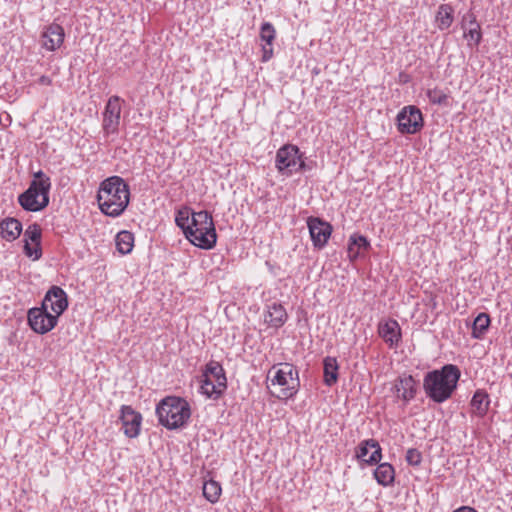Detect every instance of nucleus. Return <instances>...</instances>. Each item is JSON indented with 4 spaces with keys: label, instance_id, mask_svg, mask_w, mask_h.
Returning a JSON list of instances; mask_svg holds the SVG:
<instances>
[{
    "label": "nucleus",
    "instance_id": "dca6fc26",
    "mask_svg": "<svg viewBox=\"0 0 512 512\" xmlns=\"http://www.w3.org/2000/svg\"><path fill=\"white\" fill-rule=\"evenodd\" d=\"M307 225L313 245L319 249L323 248L331 236L332 226L317 217H309Z\"/></svg>",
    "mask_w": 512,
    "mask_h": 512
},
{
    "label": "nucleus",
    "instance_id": "412c9836",
    "mask_svg": "<svg viewBox=\"0 0 512 512\" xmlns=\"http://www.w3.org/2000/svg\"><path fill=\"white\" fill-rule=\"evenodd\" d=\"M262 45V62H268L274 55L273 43L276 39V29L270 22H264L260 27Z\"/></svg>",
    "mask_w": 512,
    "mask_h": 512
},
{
    "label": "nucleus",
    "instance_id": "473e14b6",
    "mask_svg": "<svg viewBox=\"0 0 512 512\" xmlns=\"http://www.w3.org/2000/svg\"><path fill=\"white\" fill-rule=\"evenodd\" d=\"M405 458L409 465L418 466L422 461V454L419 450L411 448L408 449Z\"/></svg>",
    "mask_w": 512,
    "mask_h": 512
},
{
    "label": "nucleus",
    "instance_id": "c85d7f7f",
    "mask_svg": "<svg viewBox=\"0 0 512 512\" xmlns=\"http://www.w3.org/2000/svg\"><path fill=\"white\" fill-rule=\"evenodd\" d=\"M461 28L464 31V38L467 40V45L469 47L478 46L482 40V32L480 24H475L472 26H467L465 23H461Z\"/></svg>",
    "mask_w": 512,
    "mask_h": 512
},
{
    "label": "nucleus",
    "instance_id": "5701e85b",
    "mask_svg": "<svg viewBox=\"0 0 512 512\" xmlns=\"http://www.w3.org/2000/svg\"><path fill=\"white\" fill-rule=\"evenodd\" d=\"M370 248L368 239L359 234L350 236L347 247V255L350 261H355L359 257H364L365 253Z\"/></svg>",
    "mask_w": 512,
    "mask_h": 512
},
{
    "label": "nucleus",
    "instance_id": "2eb2a0df",
    "mask_svg": "<svg viewBox=\"0 0 512 512\" xmlns=\"http://www.w3.org/2000/svg\"><path fill=\"white\" fill-rule=\"evenodd\" d=\"M41 236L42 229L37 223L29 225L24 232V253L33 260L42 256Z\"/></svg>",
    "mask_w": 512,
    "mask_h": 512
},
{
    "label": "nucleus",
    "instance_id": "7ed1b4c3",
    "mask_svg": "<svg viewBox=\"0 0 512 512\" xmlns=\"http://www.w3.org/2000/svg\"><path fill=\"white\" fill-rule=\"evenodd\" d=\"M459 378L458 367L448 364L441 369L428 372L423 379V389L431 400L443 403L452 396Z\"/></svg>",
    "mask_w": 512,
    "mask_h": 512
},
{
    "label": "nucleus",
    "instance_id": "39448f33",
    "mask_svg": "<svg viewBox=\"0 0 512 512\" xmlns=\"http://www.w3.org/2000/svg\"><path fill=\"white\" fill-rule=\"evenodd\" d=\"M51 179L43 171L33 174V179L27 190L18 196L19 205L29 212H39L49 205Z\"/></svg>",
    "mask_w": 512,
    "mask_h": 512
},
{
    "label": "nucleus",
    "instance_id": "a211bd4d",
    "mask_svg": "<svg viewBox=\"0 0 512 512\" xmlns=\"http://www.w3.org/2000/svg\"><path fill=\"white\" fill-rule=\"evenodd\" d=\"M65 32L61 25L52 23L44 28L41 33V46L47 51H55L64 42Z\"/></svg>",
    "mask_w": 512,
    "mask_h": 512
},
{
    "label": "nucleus",
    "instance_id": "c756f323",
    "mask_svg": "<svg viewBox=\"0 0 512 512\" xmlns=\"http://www.w3.org/2000/svg\"><path fill=\"white\" fill-rule=\"evenodd\" d=\"M490 325V317L487 313H480L474 320L472 326V337L481 339Z\"/></svg>",
    "mask_w": 512,
    "mask_h": 512
},
{
    "label": "nucleus",
    "instance_id": "9d476101",
    "mask_svg": "<svg viewBox=\"0 0 512 512\" xmlns=\"http://www.w3.org/2000/svg\"><path fill=\"white\" fill-rule=\"evenodd\" d=\"M123 103L124 100L117 95H113L107 100L102 113V129L105 135L118 133Z\"/></svg>",
    "mask_w": 512,
    "mask_h": 512
},
{
    "label": "nucleus",
    "instance_id": "4be33fe9",
    "mask_svg": "<svg viewBox=\"0 0 512 512\" xmlns=\"http://www.w3.org/2000/svg\"><path fill=\"white\" fill-rule=\"evenodd\" d=\"M491 399L484 389H477L470 401V415L472 417L484 418L490 409Z\"/></svg>",
    "mask_w": 512,
    "mask_h": 512
},
{
    "label": "nucleus",
    "instance_id": "6e6552de",
    "mask_svg": "<svg viewBox=\"0 0 512 512\" xmlns=\"http://www.w3.org/2000/svg\"><path fill=\"white\" fill-rule=\"evenodd\" d=\"M275 167L280 174L291 176L304 170L306 165L299 148L293 144H286L276 152Z\"/></svg>",
    "mask_w": 512,
    "mask_h": 512
},
{
    "label": "nucleus",
    "instance_id": "1a4fd4ad",
    "mask_svg": "<svg viewBox=\"0 0 512 512\" xmlns=\"http://www.w3.org/2000/svg\"><path fill=\"white\" fill-rule=\"evenodd\" d=\"M397 130L404 135L419 133L424 127V117L415 105L404 106L396 116Z\"/></svg>",
    "mask_w": 512,
    "mask_h": 512
},
{
    "label": "nucleus",
    "instance_id": "f8f14e48",
    "mask_svg": "<svg viewBox=\"0 0 512 512\" xmlns=\"http://www.w3.org/2000/svg\"><path fill=\"white\" fill-rule=\"evenodd\" d=\"M57 318L63 314L68 307V299L66 292L59 286H52L44 296L41 304Z\"/></svg>",
    "mask_w": 512,
    "mask_h": 512
},
{
    "label": "nucleus",
    "instance_id": "cd10ccee",
    "mask_svg": "<svg viewBox=\"0 0 512 512\" xmlns=\"http://www.w3.org/2000/svg\"><path fill=\"white\" fill-rule=\"evenodd\" d=\"M115 242L116 248L121 254H129L134 247V235L127 230L120 231L116 235Z\"/></svg>",
    "mask_w": 512,
    "mask_h": 512
},
{
    "label": "nucleus",
    "instance_id": "393cba45",
    "mask_svg": "<svg viewBox=\"0 0 512 512\" xmlns=\"http://www.w3.org/2000/svg\"><path fill=\"white\" fill-rule=\"evenodd\" d=\"M373 475L377 483L383 487H389L394 484L395 469L390 463L384 462L378 464Z\"/></svg>",
    "mask_w": 512,
    "mask_h": 512
},
{
    "label": "nucleus",
    "instance_id": "bb28decb",
    "mask_svg": "<svg viewBox=\"0 0 512 512\" xmlns=\"http://www.w3.org/2000/svg\"><path fill=\"white\" fill-rule=\"evenodd\" d=\"M339 365L335 357H326L323 360L324 383L332 386L338 381Z\"/></svg>",
    "mask_w": 512,
    "mask_h": 512
},
{
    "label": "nucleus",
    "instance_id": "f704fd0d",
    "mask_svg": "<svg viewBox=\"0 0 512 512\" xmlns=\"http://www.w3.org/2000/svg\"><path fill=\"white\" fill-rule=\"evenodd\" d=\"M453 512H477L474 508L469 506H462Z\"/></svg>",
    "mask_w": 512,
    "mask_h": 512
},
{
    "label": "nucleus",
    "instance_id": "423d86ee",
    "mask_svg": "<svg viewBox=\"0 0 512 512\" xmlns=\"http://www.w3.org/2000/svg\"><path fill=\"white\" fill-rule=\"evenodd\" d=\"M159 422L168 429H177L184 426L191 416L189 403L180 397L169 396L164 398L156 408Z\"/></svg>",
    "mask_w": 512,
    "mask_h": 512
},
{
    "label": "nucleus",
    "instance_id": "72a5a7b5",
    "mask_svg": "<svg viewBox=\"0 0 512 512\" xmlns=\"http://www.w3.org/2000/svg\"><path fill=\"white\" fill-rule=\"evenodd\" d=\"M461 23H465V25H467V26L479 24L477 22L475 14L472 12L467 13L465 16H463Z\"/></svg>",
    "mask_w": 512,
    "mask_h": 512
},
{
    "label": "nucleus",
    "instance_id": "20e7f679",
    "mask_svg": "<svg viewBox=\"0 0 512 512\" xmlns=\"http://www.w3.org/2000/svg\"><path fill=\"white\" fill-rule=\"evenodd\" d=\"M267 382L273 396L280 400H288L298 393L299 372L291 363H278L268 370Z\"/></svg>",
    "mask_w": 512,
    "mask_h": 512
},
{
    "label": "nucleus",
    "instance_id": "f03ea898",
    "mask_svg": "<svg viewBox=\"0 0 512 512\" xmlns=\"http://www.w3.org/2000/svg\"><path fill=\"white\" fill-rule=\"evenodd\" d=\"M97 202L100 211L109 217H118L130 202V188L120 176H110L98 188Z\"/></svg>",
    "mask_w": 512,
    "mask_h": 512
},
{
    "label": "nucleus",
    "instance_id": "0eeeda50",
    "mask_svg": "<svg viewBox=\"0 0 512 512\" xmlns=\"http://www.w3.org/2000/svg\"><path fill=\"white\" fill-rule=\"evenodd\" d=\"M201 391L209 398H219L227 387V379L222 365L210 361L203 372Z\"/></svg>",
    "mask_w": 512,
    "mask_h": 512
},
{
    "label": "nucleus",
    "instance_id": "f257e3e1",
    "mask_svg": "<svg viewBox=\"0 0 512 512\" xmlns=\"http://www.w3.org/2000/svg\"><path fill=\"white\" fill-rule=\"evenodd\" d=\"M175 222L194 246L205 250L215 247L217 233L209 212H195L189 207H184L177 211Z\"/></svg>",
    "mask_w": 512,
    "mask_h": 512
},
{
    "label": "nucleus",
    "instance_id": "9b49d317",
    "mask_svg": "<svg viewBox=\"0 0 512 512\" xmlns=\"http://www.w3.org/2000/svg\"><path fill=\"white\" fill-rule=\"evenodd\" d=\"M27 320L30 328L37 334H46L53 330L57 323V315L48 312L42 305L28 310Z\"/></svg>",
    "mask_w": 512,
    "mask_h": 512
},
{
    "label": "nucleus",
    "instance_id": "b1692460",
    "mask_svg": "<svg viewBox=\"0 0 512 512\" xmlns=\"http://www.w3.org/2000/svg\"><path fill=\"white\" fill-rule=\"evenodd\" d=\"M22 232V224L16 218L8 217L0 222V235L5 241L16 240Z\"/></svg>",
    "mask_w": 512,
    "mask_h": 512
},
{
    "label": "nucleus",
    "instance_id": "4468645a",
    "mask_svg": "<svg viewBox=\"0 0 512 512\" xmlns=\"http://www.w3.org/2000/svg\"><path fill=\"white\" fill-rule=\"evenodd\" d=\"M417 391L418 383L411 375L403 374L393 382V394L397 400H400L405 404L415 398Z\"/></svg>",
    "mask_w": 512,
    "mask_h": 512
},
{
    "label": "nucleus",
    "instance_id": "ddd939ff",
    "mask_svg": "<svg viewBox=\"0 0 512 512\" xmlns=\"http://www.w3.org/2000/svg\"><path fill=\"white\" fill-rule=\"evenodd\" d=\"M121 430L128 438H136L140 434L142 415L131 406L123 405L120 409Z\"/></svg>",
    "mask_w": 512,
    "mask_h": 512
},
{
    "label": "nucleus",
    "instance_id": "a878e982",
    "mask_svg": "<svg viewBox=\"0 0 512 512\" xmlns=\"http://www.w3.org/2000/svg\"><path fill=\"white\" fill-rule=\"evenodd\" d=\"M454 22V8L450 4H441L435 15V24L439 30L448 29Z\"/></svg>",
    "mask_w": 512,
    "mask_h": 512
},
{
    "label": "nucleus",
    "instance_id": "f3484780",
    "mask_svg": "<svg viewBox=\"0 0 512 512\" xmlns=\"http://www.w3.org/2000/svg\"><path fill=\"white\" fill-rule=\"evenodd\" d=\"M355 457L366 465H375L382 459V449L376 440H364L358 445Z\"/></svg>",
    "mask_w": 512,
    "mask_h": 512
},
{
    "label": "nucleus",
    "instance_id": "aec40b11",
    "mask_svg": "<svg viewBox=\"0 0 512 512\" xmlns=\"http://www.w3.org/2000/svg\"><path fill=\"white\" fill-rule=\"evenodd\" d=\"M263 318L264 323L269 327L278 329L286 323L288 314L282 304L274 302L266 306L263 312Z\"/></svg>",
    "mask_w": 512,
    "mask_h": 512
},
{
    "label": "nucleus",
    "instance_id": "c9c22d12",
    "mask_svg": "<svg viewBox=\"0 0 512 512\" xmlns=\"http://www.w3.org/2000/svg\"><path fill=\"white\" fill-rule=\"evenodd\" d=\"M39 83L41 85H51L52 81L48 76H41L39 78Z\"/></svg>",
    "mask_w": 512,
    "mask_h": 512
},
{
    "label": "nucleus",
    "instance_id": "7c9ffc66",
    "mask_svg": "<svg viewBox=\"0 0 512 512\" xmlns=\"http://www.w3.org/2000/svg\"><path fill=\"white\" fill-rule=\"evenodd\" d=\"M221 485L215 480H209L203 484V496L212 504L218 502L221 496Z\"/></svg>",
    "mask_w": 512,
    "mask_h": 512
},
{
    "label": "nucleus",
    "instance_id": "2f4dec72",
    "mask_svg": "<svg viewBox=\"0 0 512 512\" xmlns=\"http://www.w3.org/2000/svg\"><path fill=\"white\" fill-rule=\"evenodd\" d=\"M426 95L432 104L449 105V95L439 87L428 89Z\"/></svg>",
    "mask_w": 512,
    "mask_h": 512
},
{
    "label": "nucleus",
    "instance_id": "6ab92c4d",
    "mask_svg": "<svg viewBox=\"0 0 512 512\" xmlns=\"http://www.w3.org/2000/svg\"><path fill=\"white\" fill-rule=\"evenodd\" d=\"M378 334L390 348L397 347L401 341V328L394 319L382 321L378 325Z\"/></svg>",
    "mask_w": 512,
    "mask_h": 512
}]
</instances>
